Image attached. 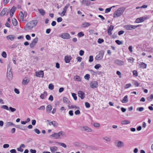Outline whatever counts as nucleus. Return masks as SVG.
Listing matches in <instances>:
<instances>
[{
    "label": "nucleus",
    "instance_id": "obj_1",
    "mask_svg": "<svg viewBox=\"0 0 153 153\" xmlns=\"http://www.w3.org/2000/svg\"><path fill=\"white\" fill-rule=\"evenodd\" d=\"M125 10V8L124 7L119 8L114 12L113 14V17L115 18L120 16L123 13Z\"/></svg>",
    "mask_w": 153,
    "mask_h": 153
},
{
    "label": "nucleus",
    "instance_id": "obj_2",
    "mask_svg": "<svg viewBox=\"0 0 153 153\" xmlns=\"http://www.w3.org/2000/svg\"><path fill=\"white\" fill-rule=\"evenodd\" d=\"M141 25H127L124 26V28L127 30H130L132 29H134L137 27L140 26Z\"/></svg>",
    "mask_w": 153,
    "mask_h": 153
},
{
    "label": "nucleus",
    "instance_id": "obj_3",
    "mask_svg": "<svg viewBox=\"0 0 153 153\" xmlns=\"http://www.w3.org/2000/svg\"><path fill=\"white\" fill-rule=\"evenodd\" d=\"M104 53V52L103 50L100 51L98 54L95 57V59L98 60H100L102 59L103 57Z\"/></svg>",
    "mask_w": 153,
    "mask_h": 153
},
{
    "label": "nucleus",
    "instance_id": "obj_4",
    "mask_svg": "<svg viewBox=\"0 0 153 153\" xmlns=\"http://www.w3.org/2000/svg\"><path fill=\"white\" fill-rule=\"evenodd\" d=\"M79 129L82 131H85L87 132H91L92 129L89 127L86 126H82L79 127Z\"/></svg>",
    "mask_w": 153,
    "mask_h": 153
},
{
    "label": "nucleus",
    "instance_id": "obj_5",
    "mask_svg": "<svg viewBox=\"0 0 153 153\" xmlns=\"http://www.w3.org/2000/svg\"><path fill=\"white\" fill-rule=\"evenodd\" d=\"M59 36L64 39H68L71 38L69 34L68 33H64L61 34Z\"/></svg>",
    "mask_w": 153,
    "mask_h": 153
},
{
    "label": "nucleus",
    "instance_id": "obj_6",
    "mask_svg": "<svg viewBox=\"0 0 153 153\" xmlns=\"http://www.w3.org/2000/svg\"><path fill=\"white\" fill-rule=\"evenodd\" d=\"M70 5V4H67L64 7L63 9V10L62 12L60 13H59V14H60L61 16H63L65 15V13L66 12L67 9L69 7Z\"/></svg>",
    "mask_w": 153,
    "mask_h": 153
},
{
    "label": "nucleus",
    "instance_id": "obj_7",
    "mask_svg": "<svg viewBox=\"0 0 153 153\" xmlns=\"http://www.w3.org/2000/svg\"><path fill=\"white\" fill-rule=\"evenodd\" d=\"M38 39L37 37L34 38L30 44V47L31 48H33L37 42Z\"/></svg>",
    "mask_w": 153,
    "mask_h": 153
},
{
    "label": "nucleus",
    "instance_id": "obj_8",
    "mask_svg": "<svg viewBox=\"0 0 153 153\" xmlns=\"http://www.w3.org/2000/svg\"><path fill=\"white\" fill-rule=\"evenodd\" d=\"M37 23V20H35L30 21L28 23L29 24V25L31 26L32 27V28H33L36 25Z\"/></svg>",
    "mask_w": 153,
    "mask_h": 153
},
{
    "label": "nucleus",
    "instance_id": "obj_9",
    "mask_svg": "<svg viewBox=\"0 0 153 153\" xmlns=\"http://www.w3.org/2000/svg\"><path fill=\"white\" fill-rule=\"evenodd\" d=\"M114 63L119 66L123 65L124 64V61L117 59L114 60Z\"/></svg>",
    "mask_w": 153,
    "mask_h": 153
},
{
    "label": "nucleus",
    "instance_id": "obj_10",
    "mask_svg": "<svg viewBox=\"0 0 153 153\" xmlns=\"http://www.w3.org/2000/svg\"><path fill=\"white\" fill-rule=\"evenodd\" d=\"M7 77L9 80H11L13 78V74L11 71L10 70L9 71H7Z\"/></svg>",
    "mask_w": 153,
    "mask_h": 153
},
{
    "label": "nucleus",
    "instance_id": "obj_11",
    "mask_svg": "<svg viewBox=\"0 0 153 153\" xmlns=\"http://www.w3.org/2000/svg\"><path fill=\"white\" fill-rule=\"evenodd\" d=\"M44 73L43 71H40L36 72V76L37 77L42 78L43 77Z\"/></svg>",
    "mask_w": 153,
    "mask_h": 153
},
{
    "label": "nucleus",
    "instance_id": "obj_12",
    "mask_svg": "<svg viewBox=\"0 0 153 153\" xmlns=\"http://www.w3.org/2000/svg\"><path fill=\"white\" fill-rule=\"evenodd\" d=\"M98 82L96 81H93L90 83V86L92 88H95L97 87Z\"/></svg>",
    "mask_w": 153,
    "mask_h": 153
},
{
    "label": "nucleus",
    "instance_id": "obj_13",
    "mask_svg": "<svg viewBox=\"0 0 153 153\" xmlns=\"http://www.w3.org/2000/svg\"><path fill=\"white\" fill-rule=\"evenodd\" d=\"M81 3L82 5L89 6L91 4V1L87 0H82L81 1Z\"/></svg>",
    "mask_w": 153,
    "mask_h": 153
},
{
    "label": "nucleus",
    "instance_id": "obj_14",
    "mask_svg": "<svg viewBox=\"0 0 153 153\" xmlns=\"http://www.w3.org/2000/svg\"><path fill=\"white\" fill-rule=\"evenodd\" d=\"M78 96L81 98V99L83 100L85 97V94L84 92L82 91H79L78 92Z\"/></svg>",
    "mask_w": 153,
    "mask_h": 153
},
{
    "label": "nucleus",
    "instance_id": "obj_15",
    "mask_svg": "<svg viewBox=\"0 0 153 153\" xmlns=\"http://www.w3.org/2000/svg\"><path fill=\"white\" fill-rule=\"evenodd\" d=\"M72 59L70 56H66L65 57L64 60L66 63H69Z\"/></svg>",
    "mask_w": 153,
    "mask_h": 153
},
{
    "label": "nucleus",
    "instance_id": "obj_16",
    "mask_svg": "<svg viewBox=\"0 0 153 153\" xmlns=\"http://www.w3.org/2000/svg\"><path fill=\"white\" fill-rule=\"evenodd\" d=\"M114 26L111 25L108 29L107 31L109 35H111L112 34L111 31L113 30Z\"/></svg>",
    "mask_w": 153,
    "mask_h": 153
},
{
    "label": "nucleus",
    "instance_id": "obj_17",
    "mask_svg": "<svg viewBox=\"0 0 153 153\" xmlns=\"http://www.w3.org/2000/svg\"><path fill=\"white\" fill-rule=\"evenodd\" d=\"M32 27L28 23L24 27V30L27 31H29L32 29Z\"/></svg>",
    "mask_w": 153,
    "mask_h": 153
},
{
    "label": "nucleus",
    "instance_id": "obj_18",
    "mask_svg": "<svg viewBox=\"0 0 153 153\" xmlns=\"http://www.w3.org/2000/svg\"><path fill=\"white\" fill-rule=\"evenodd\" d=\"M7 11V9L6 8H4L2 10L0 14V16H2L4 15L6 13Z\"/></svg>",
    "mask_w": 153,
    "mask_h": 153
},
{
    "label": "nucleus",
    "instance_id": "obj_19",
    "mask_svg": "<svg viewBox=\"0 0 153 153\" xmlns=\"http://www.w3.org/2000/svg\"><path fill=\"white\" fill-rule=\"evenodd\" d=\"M52 109V106L50 105H48L46 107V112L48 113H50L51 112Z\"/></svg>",
    "mask_w": 153,
    "mask_h": 153
},
{
    "label": "nucleus",
    "instance_id": "obj_20",
    "mask_svg": "<svg viewBox=\"0 0 153 153\" xmlns=\"http://www.w3.org/2000/svg\"><path fill=\"white\" fill-rule=\"evenodd\" d=\"M121 101L123 103H125L128 102V96L127 95L125 96Z\"/></svg>",
    "mask_w": 153,
    "mask_h": 153
},
{
    "label": "nucleus",
    "instance_id": "obj_21",
    "mask_svg": "<svg viewBox=\"0 0 153 153\" xmlns=\"http://www.w3.org/2000/svg\"><path fill=\"white\" fill-rule=\"evenodd\" d=\"M117 146L118 147H122L124 146V143L123 142L119 141L117 142Z\"/></svg>",
    "mask_w": 153,
    "mask_h": 153
},
{
    "label": "nucleus",
    "instance_id": "obj_22",
    "mask_svg": "<svg viewBox=\"0 0 153 153\" xmlns=\"http://www.w3.org/2000/svg\"><path fill=\"white\" fill-rule=\"evenodd\" d=\"M143 19V18L142 17L138 18L136 19L135 22L137 23L143 22L144 21Z\"/></svg>",
    "mask_w": 153,
    "mask_h": 153
},
{
    "label": "nucleus",
    "instance_id": "obj_23",
    "mask_svg": "<svg viewBox=\"0 0 153 153\" xmlns=\"http://www.w3.org/2000/svg\"><path fill=\"white\" fill-rule=\"evenodd\" d=\"M6 38L8 40L13 41L15 38V36L13 35H9L6 36Z\"/></svg>",
    "mask_w": 153,
    "mask_h": 153
},
{
    "label": "nucleus",
    "instance_id": "obj_24",
    "mask_svg": "<svg viewBox=\"0 0 153 153\" xmlns=\"http://www.w3.org/2000/svg\"><path fill=\"white\" fill-rule=\"evenodd\" d=\"M47 93L46 91H44L43 94H42L40 95V97L42 99H44V98L46 97L47 95Z\"/></svg>",
    "mask_w": 153,
    "mask_h": 153
},
{
    "label": "nucleus",
    "instance_id": "obj_25",
    "mask_svg": "<svg viewBox=\"0 0 153 153\" xmlns=\"http://www.w3.org/2000/svg\"><path fill=\"white\" fill-rule=\"evenodd\" d=\"M51 136L53 139H58L59 138V135L57 133H54L52 134Z\"/></svg>",
    "mask_w": 153,
    "mask_h": 153
},
{
    "label": "nucleus",
    "instance_id": "obj_26",
    "mask_svg": "<svg viewBox=\"0 0 153 153\" xmlns=\"http://www.w3.org/2000/svg\"><path fill=\"white\" fill-rule=\"evenodd\" d=\"M91 25V24L87 22H85L82 24V27H83L85 28Z\"/></svg>",
    "mask_w": 153,
    "mask_h": 153
},
{
    "label": "nucleus",
    "instance_id": "obj_27",
    "mask_svg": "<svg viewBox=\"0 0 153 153\" xmlns=\"http://www.w3.org/2000/svg\"><path fill=\"white\" fill-rule=\"evenodd\" d=\"M63 101L64 103H66L67 104H69L70 102L68 99L65 97H63Z\"/></svg>",
    "mask_w": 153,
    "mask_h": 153
},
{
    "label": "nucleus",
    "instance_id": "obj_28",
    "mask_svg": "<svg viewBox=\"0 0 153 153\" xmlns=\"http://www.w3.org/2000/svg\"><path fill=\"white\" fill-rule=\"evenodd\" d=\"M51 123H52V125L55 127H57L58 125V123L56 121H55L51 122Z\"/></svg>",
    "mask_w": 153,
    "mask_h": 153
},
{
    "label": "nucleus",
    "instance_id": "obj_29",
    "mask_svg": "<svg viewBox=\"0 0 153 153\" xmlns=\"http://www.w3.org/2000/svg\"><path fill=\"white\" fill-rule=\"evenodd\" d=\"M121 123L122 124L126 125L130 124V122L128 120H124L121 122Z\"/></svg>",
    "mask_w": 153,
    "mask_h": 153
},
{
    "label": "nucleus",
    "instance_id": "obj_30",
    "mask_svg": "<svg viewBox=\"0 0 153 153\" xmlns=\"http://www.w3.org/2000/svg\"><path fill=\"white\" fill-rule=\"evenodd\" d=\"M38 11L39 12L40 14L42 16H44L45 14V12L44 10L42 9H38Z\"/></svg>",
    "mask_w": 153,
    "mask_h": 153
},
{
    "label": "nucleus",
    "instance_id": "obj_31",
    "mask_svg": "<svg viewBox=\"0 0 153 153\" xmlns=\"http://www.w3.org/2000/svg\"><path fill=\"white\" fill-rule=\"evenodd\" d=\"M12 23L13 26H16L17 25L18 22L17 20L15 18H13L12 19Z\"/></svg>",
    "mask_w": 153,
    "mask_h": 153
},
{
    "label": "nucleus",
    "instance_id": "obj_32",
    "mask_svg": "<svg viewBox=\"0 0 153 153\" xmlns=\"http://www.w3.org/2000/svg\"><path fill=\"white\" fill-rule=\"evenodd\" d=\"M16 8L14 6H13L12 8H11L10 11V13H14L15 11H16Z\"/></svg>",
    "mask_w": 153,
    "mask_h": 153
},
{
    "label": "nucleus",
    "instance_id": "obj_33",
    "mask_svg": "<svg viewBox=\"0 0 153 153\" xmlns=\"http://www.w3.org/2000/svg\"><path fill=\"white\" fill-rule=\"evenodd\" d=\"M15 125L14 124L13 122H7L6 123V127H8L10 126H14V125Z\"/></svg>",
    "mask_w": 153,
    "mask_h": 153
},
{
    "label": "nucleus",
    "instance_id": "obj_34",
    "mask_svg": "<svg viewBox=\"0 0 153 153\" xmlns=\"http://www.w3.org/2000/svg\"><path fill=\"white\" fill-rule=\"evenodd\" d=\"M56 143H57L58 145H60L63 147L65 148H66L67 146L65 144L63 143H61L59 142H55Z\"/></svg>",
    "mask_w": 153,
    "mask_h": 153
},
{
    "label": "nucleus",
    "instance_id": "obj_35",
    "mask_svg": "<svg viewBox=\"0 0 153 153\" xmlns=\"http://www.w3.org/2000/svg\"><path fill=\"white\" fill-rule=\"evenodd\" d=\"M74 79L77 81H80L81 80V78L78 76H76L74 77Z\"/></svg>",
    "mask_w": 153,
    "mask_h": 153
},
{
    "label": "nucleus",
    "instance_id": "obj_36",
    "mask_svg": "<svg viewBox=\"0 0 153 153\" xmlns=\"http://www.w3.org/2000/svg\"><path fill=\"white\" fill-rule=\"evenodd\" d=\"M147 65L144 62H141L140 63V67L143 68H146Z\"/></svg>",
    "mask_w": 153,
    "mask_h": 153
},
{
    "label": "nucleus",
    "instance_id": "obj_37",
    "mask_svg": "<svg viewBox=\"0 0 153 153\" xmlns=\"http://www.w3.org/2000/svg\"><path fill=\"white\" fill-rule=\"evenodd\" d=\"M147 99L149 101H151L153 99V94H151L149 97H148Z\"/></svg>",
    "mask_w": 153,
    "mask_h": 153
},
{
    "label": "nucleus",
    "instance_id": "obj_38",
    "mask_svg": "<svg viewBox=\"0 0 153 153\" xmlns=\"http://www.w3.org/2000/svg\"><path fill=\"white\" fill-rule=\"evenodd\" d=\"M29 80H28L27 79H24L22 81V83L24 85L27 84L29 82Z\"/></svg>",
    "mask_w": 153,
    "mask_h": 153
},
{
    "label": "nucleus",
    "instance_id": "obj_39",
    "mask_svg": "<svg viewBox=\"0 0 153 153\" xmlns=\"http://www.w3.org/2000/svg\"><path fill=\"white\" fill-rule=\"evenodd\" d=\"M1 108L7 110H9V108L7 105H2L1 106Z\"/></svg>",
    "mask_w": 153,
    "mask_h": 153
},
{
    "label": "nucleus",
    "instance_id": "obj_40",
    "mask_svg": "<svg viewBox=\"0 0 153 153\" xmlns=\"http://www.w3.org/2000/svg\"><path fill=\"white\" fill-rule=\"evenodd\" d=\"M54 86L52 84H50L48 85V88L50 90H52L54 89Z\"/></svg>",
    "mask_w": 153,
    "mask_h": 153
},
{
    "label": "nucleus",
    "instance_id": "obj_41",
    "mask_svg": "<svg viewBox=\"0 0 153 153\" xmlns=\"http://www.w3.org/2000/svg\"><path fill=\"white\" fill-rule=\"evenodd\" d=\"M77 35L79 37H81L84 36V34L83 32H81L77 34Z\"/></svg>",
    "mask_w": 153,
    "mask_h": 153
},
{
    "label": "nucleus",
    "instance_id": "obj_42",
    "mask_svg": "<svg viewBox=\"0 0 153 153\" xmlns=\"http://www.w3.org/2000/svg\"><path fill=\"white\" fill-rule=\"evenodd\" d=\"M103 139L107 142H110L111 141L110 138L107 137H104L103 138Z\"/></svg>",
    "mask_w": 153,
    "mask_h": 153
},
{
    "label": "nucleus",
    "instance_id": "obj_43",
    "mask_svg": "<svg viewBox=\"0 0 153 153\" xmlns=\"http://www.w3.org/2000/svg\"><path fill=\"white\" fill-rule=\"evenodd\" d=\"M144 109V108L143 107H140L137 108V111H139L140 112L142 111Z\"/></svg>",
    "mask_w": 153,
    "mask_h": 153
},
{
    "label": "nucleus",
    "instance_id": "obj_44",
    "mask_svg": "<svg viewBox=\"0 0 153 153\" xmlns=\"http://www.w3.org/2000/svg\"><path fill=\"white\" fill-rule=\"evenodd\" d=\"M57 134L58 135H59V137L60 136L62 135H65V133L62 131H60L59 133H57Z\"/></svg>",
    "mask_w": 153,
    "mask_h": 153
},
{
    "label": "nucleus",
    "instance_id": "obj_45",
    "mask_svg": "<svg viewBox=\"0 0 153 153\" xmlns=\"http://www.w3.org/2000/svg\"><path fill=\"white\" fill-rule=\"evenodd\" d=\"M72 97H73L74 100H77V97L76 96V94L75 93H72Z\"/></svg>",
    "mask_w": 153,
    "mask_h": 153
},
{
    "label": "nucleus",
    "instance_id": "obj_46",
    "mask_svg": "<svg viewBox=\"0 0 153 153\" xmlns=\"http://www.w3.org/2000/svg\"><path fill=\"white\" fill-rule=\"evenodd\" d=\"M132 83L133 85L135 86L136 87H138L139 85V84L138 82L135 80L133 81Z\"/></svg>",
    "mask_w": 153,
    "mask_h": 153
},
{
    "label": "nucleus",
    "instance_id": "obj_47",
    "mask_svg": "<svg viewBox=\"0 0 153 153\" xmlns=\"http://www.w3.org/2000/svg\"><path fill=\"white\" fill-rule=\"evenodd\" d=\"M1 56L5 58L7 57V54L5 52L3 51L1 54Z\"/></svg>",
    "mask_w": 153,
    "mask_h": 153
},
{
    "label": "nucleus",
    "instance_id": "obj_48",
    "mask_svg": "<svg viewBox=\"0 0 153 153\" xmlns=\"http://www.w3.org/2000/svg\"><path fill=\"white\" fill-rule=\"evenodd\" d=\"M104 41V40L103 39L100 38L99 39L97 40V42L99 44H101Z\"/></svg>",
    "mask_w": 153,
    "mask_h": 153
},
{
    "label": "nucleus",
    "instance_id": "obj_49",
    "mask_svg": "<svg viewBox=\"0 0 153 153\" xmlns=\"http://www.w3.org/2000/svg\"><path fill=\"white\" fill-rule=\"evenodd\" d=\"M90 78V75L89 74H86L84 76L85 79L88 80Z\"/></svg>",
    "mask_w": 153,
    "mask_h": 153
},
{
    "label": "nucleus",
    "instance_id": "obj_50",
    "mask_svg": "<svg viewBox=\"0 0 153 153\" xmlns=\"http://www.w3.org/2000/svg\"><path fill=\"white\" fill-rule=\"evenodd\" d=\"M8 110L12 112H13L16 111V109L14 108H12L11 107H10Z\"/></svg>",
    "mask_w": 153,
    "mask_h": 153
},
{
    "label": "nucleus",
    "instance_id": "obj_51",
    "mask_svg": "<svg viewBox=\"0 0 153 153\" xmlns=\"http://www.w3.org/2000/svg\"><path fill=\"white\" fill-rule=\"evenodd\" d=\"M34 131L38 134H39L40 133V131L38 129L35 128L34 129Z\"/></svg>",
    "mask_w": 153,
    "mask_h": 153
},
{
    "label": "nucleus",
    "instance_id": "obj_52",
    "mask_svg": "<svg viewBox=\"0 0 153 153\" xmlns=\"http://www.w3.org/2000/svg\"><path fill=\"white\" fill-rule=\"evenodd\" d=\"M101 66V65L100 64H97L94 66V68L96 69H98L100 68Z\"/></svg>",
    "mask_w": 153,
    "mask_h": 153
},
{
    "label": "nucleus",
    "instance_id": "obj_53",
    "mask_svg": "<svg viewBox=\"0 0 153 153\" xmlns=\"http://www.w3.org/2000/svg\"><path fill=\"white\" fill-rule=\"evenodd\" d=\"M93 56H89V62H93Z\"/></svg>",
    "mask_w": 153,
    "mask_h": 153
},
{
    "label": "nucleus",
    "instance_id": "obj_54",
    "mask_svg": "<svg viewBox=\"0 0 153 153\" xmlns=\"http://www.w3.org/2000/svg\"><path fill=\"white\" fill-rule=\"evenodd\" d=\"M115 42L118 45H120L122 44V42L119 40H117Z\"/></svg>",
    "mask_w": 153,
    "mask_h": 153
},
{
    "label": "nucleus",
    "instance_id": "obj_55",
    "mask_svg": "<svg viewBox=\"0 0 153 153\" xmlns=\"http://www.w3.org/2000/svg\"><path fill=\"white\" fill-rule=\"evenodd\" d=\"M111 7H110L106 9L105 11V13H106L110 12L111 10Z\"/></svg>",
    "mask_w": 153,
    "mask_h": 153
},
{
    "label": "nucleus",
    "instance_id": "obj_56",
    "mask_svg": "<svg viewBox=\"0 0 153 153\" xmlns=\"http://www.w3.org/2000/svg\"><path fill=\"white\" fill-rule=\"evenodd\" d=\"M133 75L135 76H137L138 75L137 72V71L136 70H134L133 71Z\"/></svg>",
    "mask_w": 153,
    "mask_h": 153
},
{
    "label": "nucleus",
    "instance_id": "obj_57",
    "mask_svg": "<svg viewBox=\"0 0 153 153\" xmlns=\"http://www.w3.org/2000/svg\"><path fill=\"white\" fill-rule=\"evenodd\" d=\"M85 107L87 108H89L90 107V103L88 102H85Z\"/></svg>",
    "mask_w": 153,
    "mask_h": 153
},
{
    "label": "nucleus",
    "instance_id": "obj_58",
    "mask_svg": "<svg viewBox=\"0 0 153 153\" xmlns=\"http://www.w3.org/2000/svg\"><path fill=\"white\" fill-rule=\"evenodd\" d=\"M45 109V107L44 105H42L39 108H38V110H44Z\"/></svg>",
    "mask_w": 153,
    "mask_h": 153
},
{
    "label": "nucleus",
    "instance_id": "obj_59",
    "mask_svg": "<svg viewBox=\"0 0 153 153\" xmlns=\"http://www.w3.org/2000/svg\"><path fill=\"white\" fill-rule=\"evenodd\" d=\"M84 51L82 50H81L79 51V54L80 56H82L84 55Z\"/></svg>",
    "mask_w": 153,
    "mask_h": 153
},
{
    "label": "nucleus",
    "instance_id": "obj_60",
    "mask_svg": "<svg viewBox=\"0 0 153 153\" xmlns=\"http://www.w3.org/2000/svg\"><path fill=\"white\" fill-rule=\"evenodd\" d=\"M14 126L16 127V128H20V129H22V126L20 125H14Z\"/></svg>",
    "mask_w": 153,
    "mask_h": 153
},
{
    "label": "nucleus",
    "instance_id": "obj_61",
    "mask_svg": "<svg viewBox=\"0 0 153 153\" xmlns=\"http://www.w3.org/2000/svg\"><path fill=\"white\" fill-rule=\"evenodd\" d=\"M131 85L130 83L126 84L125 85V89L127 88H129V87H130L131 86Z\"/></svg>",
    "mask_w": 153,
    "mask_h": 153
},
{
    "label": "nucleus",
    "instance_id": "obj_62",
    "mask_svg": "<svg viewBox=\"0 0 153 153\" xmlns=\"http://www.w3.org/2000/svg\"><path fill=\"white\" fill-rule=\"evenodd\" d=\"M62 18H61V17L58 18L57 19V21L58 22H61L62 21Z\"/></svg>",
    "mask_w": 153,
    "mask_h": 153
},
{
    "label": "nucleus",
    "instance_id": "obj_63",
    "mask_svg": "<svg viewBox=\"0 0 153 153\" xmlns=\"http://www.w3.org/2000/svg\"><path fill=\"white\" fill-rule=\"evenodd\" d=\"M26 39L27 40H30L31 39V37L29 35H27L25 36Z\"/></svg>",
    "mask_w": 153,
    "mask_h": 153
},
{
    "label": "nucleus",
    "instance_id": "obj_64",
    "mask_svg": "<svg viewBox=\"0 0 153 153\" xmlns=\"http://www.w3.org/2000/svg\"><path fill=\"white\" fill-rule=\"evenodd\" d=\"M14 92L17 94H19V90L17 88H15L14 89Z\"/></svg>",
    "mask_w": 153,
    "mask_h": 153
}]
</instances>
